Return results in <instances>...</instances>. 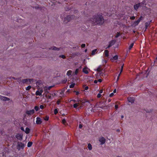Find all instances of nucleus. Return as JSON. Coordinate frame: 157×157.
<instances>
[{
	"instance_id": "nucleus-40",
	"label": "nucleus",
	"mask_w": 157,
	"mask_h": 157,
	"mask_svg": "<svg viewBox=\"0 0 157 157\" xmlns=\"http://www.w3.org/2000/svg\"><path fill=\"white\" fill-rule=\"evenodd\" d=\"M59 57L60 58H62L63 59H65V58H66V57L64 55H60L59 56Z\"/></svg>"
},
{
	"instance_id": "nucleus-33",
	"label": "nucleus",
	"mask_w": 157,
	"mask_h": 157,
	"mask_svg": "<svg viewBox=\"0 0 157 157\" xmlns=\"http://www.w3.org/2000/svg\"><path fill=\"white\" fill-rule=\"evenodd\" d=\"M150 23H148V22H147L145 23V29H147V27L149 25Z\"/></svg>"
},
{
	"instance_id": "nucleus-7",
	"label": "nucleus",
	"mask_w": 157,
	"mask_h": 157,
	"mask_svg": "<svg viewBox=\"0 0 157 157\" xmlns=\"http://www.w3.org/2000/svg\"><path fill=\"white\" fill-rule=\"evenodd\" d=\"M42 121L41 119L39 117H37L36 118V123L37 124H41Z\"/></svg>"
},
{
	"instance_id": "nucleus-39",
	"label": "nucleus",
	"mask_w": 157,
	"mask_h": 157,
	"mask_svg": "<svg viewBox=\"0 0 157 157\" xmlns=\"http://www.w3.org/2000/svg\"><path fill=\"white\" fill-rule=\"evenodd\" d=\"M124 64H123L121 66V73H122V71H123V67H124Z\"/></svg>"
},
{
	"instance_id": "nucleus-12",
	"label": "nucleus",
	"mask_w": 157,
	"mask_h": 157,
	"mask_svg": "<svg viewBox=\"0 0 157 157\" xmlns=\"http://www.w3.org/2000/svg\"><path fill=\"white\" fill-rule=\"evenodd\" d=\"M140 5L141 3H138L134 5V8L135 10H137L138 9L139 7L140 6Z\"/></svg>"
},
{
	"instance_id": "nucleus-18",
	"label": "nucleus",
	"mask_w": 157,
	"mask_h": 157,
	"mask_svg": "<svg viewBox=\"0 0 157 157\" xmlns=\"http://www.w3.org/2000/svg\"><path fill=\"white\" fill-rule=\"evenodd\" d=\"M72 73V71L71 70H69L68 71L67 73V75L68 76L71 75Z\"/></svg>"
},
{
	"instance_id": "nucleus-13",
	"label": "nucleus",
	"mask_w": 157,
	"mask_h": 157,
	"mask_svg": "<svg viewBox=\"0 0 157 157\" xmlns=\"http://www.w3.org/2000/svg\"><path fill=\"white\" fill-rule=\"evenodd\" d=\"M95 70L98 72H101L102 70V69H101V66H99L97 68L96 70Z\"/></svg>"
},
{
	"instance_id": "nucleus-3",
	"label": "nucleus",
	"mask_w": 157,
	"mask_h": 157,
	"mask_svg": "<svg viewBox=\"0 0 157 157\" xmlns=\"http://www.w3.org/2000/svg\"><path fill=\"white\" fill-rule=\"evenodd\" d=\"M33 79L29 78H26L23 79L22 80V82L23 83H27L29 82L30 83L33 81Z\"/></svg>"
},
{
	"instance_id": "nucleus-4",
	"label": "nucleus",
	"mask_w": 157,
	"mask_h": 157,
	"mask_svg": "<svg viewBox=\"0 0 157 157\" xmlns=\"http://www.w3.org/2000/svg\"><path fill=\"white\" fill-rule=\"evenodd\" d=\"M35 111L34 109H33L29 110H27L26 112V113L29 115H32L34 114Z\"/></svg>"
},
{
	"instance_id": "nucleus-11",
	"label": "nucleus",
	"mask_w": 157,
	"mask_h": 157,
	"mask_svg": "<svg viewBox=\"0 0 157 157\" xmlns=\"http://www.w3.org/2000/svg\"><path fill=\"white\" fill-rule=\"evenodd\" d=\"M73 16L69 15L65 18V20L67 21V22L71 20V18H72Z\"/></svg>"
},
{
	"instance_id": "nucleus-52",
	"label": "nucleus",
	"mask_w": 157,
	"mask_h": 157,
	"mask_svg": "<svg viewBox=\"0 0 157 157\" xmlns=\"http://www.w3.org/2000/svg\"><path fill=\"white\" fill-rule=\"evenodd\" d=\"M88 88H89L88 87V86H86V87H85V90H88Z\"/></svg>"
},
{
	"instance_id": "nucleus-58",
	"label": "nucleus",
	"mask_w": 157,
	"mask_h": 157,
	"mask_svg": "<svg viewBox=\"0 0 157 157\" xmlns=\"http://www.w3.org/2000/svg\"><path fill=\"white\" fill-rule=\"evenodd\" d=\"M98 82V81H97V80H95L94 81V83H95V84H96V83H97Z\"/></svg>"
},
{
	"instance_id": "nucleus-36",
	"label": "nucleus",
	"mask_w": 157,
	"mask_h": 157,
	"mask_svg": "<svg viewBox=\"0 0 157 157\" xmlns=\"http://www.w3.org/2000/svg\"><path fill=\"white\" fill-rule=\"evenodd\" d=\"M74 92L75 93L76 95H78L79 94V92L78 91L75 90L74 91Z\"/></svg>"
},
{
	"instance_id": "nucleus-19",
	"label": "nucleus",
	"mask_w": 157,
	"mask_h": 157,
	"mask_svg": "<svg viewBox=\"0 0 157 157\" xmlns=\"http://www.w3.org/2000/svg\"><path fill=\"white\" fill-rule=\"evenodd\" d=\"M109 51L108 50H106L105 51V54L106 56L108 57L109 56Z\"/></svg>"
},
{
	"instance_id": "nucleus-9",
	"label": "nucleus",
	"mask_w": 157,
	"mask_h": 157,
	"mask_svg": "<svg viewBox=\"0 0 157 157\" xmlns=\"http://www.w3.org/2000/svg\"><path fill=\"white\" fill-rule=\"evenodd\" d=\"M43 92L42 90H40V91L37 90L36 92V95L40 96L42 95Z\"/></svg>"
},
{
	"instance_id": "nucleus-10",
	"label": "nucleus",
	"mask_w": 157,
	"mask_h": 157,
	"mask_svg": "<svg viewBox=\"0 0 157 157\" xmlns=\"http://www.w3.org/2000/svg\"><path fill=\"white\" fill-rule=\"evenodd\" d=\"M128 101L131 103H133L134 101V98L133 97H128Z\"/></svg>"
},
{
	"instance_id": "nucleus-8",
	"label": "nucleus",
	"mask_w": 157,
	"mask_h": 157,
	"mask_svg": "<svg viewBox=\"0 0 157 157\" xmlns=\"http://www.w3.org/2000/svg\"><path fill=\"white\" fill-rule=\"evenodd\" d=\"M0 99L2 100L5 101H9L10 100L9 98L6 97H3V96H2L0 95Z\"/></svg>"
},
{
	"instance_id": "nucleus-23",
	"label": "nucleus",
	"mask_w": 157,
	"mask_h": 157,
	"mask_svg": "<svg viewBox=\"0 0 157 157\" xmlns=\"http://www.w3.org/2000/svg\"><path fill=\"white\" fill-rule=\"evenodd\" d=\"M46 97L48 98V99H52L53 98L52 97V96L50 94L49 95H46Z\"/></svg>"
},
{
	"instance_id": "nucleus-48",
	"label": "nucleus",
	"mask_w": 157,
	"mask_h": 157,
	"mask_svg": "<svg viewBox=\"0 0 157 157\" xmlns=\"http://www.w3.org/2000/svg\"><path fill=\"white\" fill-rule=\"evenodd\" d=\"M115 109H118V105H115Z\"/></svg>"
},
{
	"instance_id": "nucleus-53",
	"label": "nucleus",
	"mask_w": 157,
	"mask_h": 157,
	"mask_svg": "<svg viewBox=\"0 0 157 157\" xmlns=\"http://www.w3.org/2000/svg\"><path fill=\"white\" fill-rule=\"evenodd\" d=\"M52 87V86H49L48 87V90H50Z\"/></svg>"
},
{
	"instance_id": "nucleus-5",
	"label": "nucleus",
	"mask_w": 157,
	"mask_h": 157,
	"mask_svg": "<svg viewBox=\"0 0 157 157\" xmlns=\"http://www.w3.org/2000/svg\"><path fill=\"white\" fill-rule=\"evenodd\" d=\"M17 139L21 141L22 140L23 135L19 134H17L15 136Z\"/></svg>"
},
{
	"instance_id": "nucleus-60",
	"label": "nucleus",
	"mask_w": 157,
	"mask_h": 157,
	"mask_svg": "<svg viewBox=\"0 0 157 157\" xmlns=\"http://www.w3.org/2000/svg\"><path fill=\"white\" fill-rule=\"evenodd\" d=\"M82 68V66H80L77 69H79V71Z\"/></svg>"
},
{
	"instance_id": "nucleus-47",
	"label": "nucleus",
	"mask_w": 157,
	"mask_h": 157,
	"mask_svg": "<svg viewBox=\"0 0 157 157\" xmlns=\"http://www.w3.org/2000/svg\"><path fill=\"white\" fill-rule=\"evenodd\" d=\"M135 17L134 16H132L130 17V19L131 20H134L135 19Z\"/></svg>"
},
{
	"instance_id": "nucleus-34",
	"label": "nucleus",
	"mask_w": 157,
	"mask_h": 157,
	"mask_svg": "<svg viewBox=\"0 0 157 157\" xmlns=\"http://www.w3.org/2000/svg\"><path fill=\"white\" fill-rule=\"evenodd\" d=\"M78 106V103H75L73 105V107L75 108H76Z\"/></svg>"
},
{
	"instance_id": "nucleus-38",
	"label": "nucleus",
	"mask_w": 157,
	"mask_h": 157,
	"mask_svg": "<svg viewBox=\"0 0 157 157\" xmlns=\"http://www.w3.org/2000/svg\"><path fill=\"white\" fill-rule=\"evenodd\" d=\"M121 35V34L119 32H117V35H116V36H115V37L116 38H117L119 36H120Z\"/></svg>"
},
{
	"instance_id": "nucleus-32",
	"label": "nucleus",
	"mask_w": 157,
	"mask_h": 157,
	"mask_svg": "<svg viewBox=\"0 0 157 157\" xmlns=\"http://www.w3.org/2000/svg\"><path fill=\"white\" fill-rule=\"evenodd\" d=\"M31 88V86H29L26 88V90H29Z\"/></svg>"
},
{
	"instance_id": "nucleus-20",
	"label": "nucleus",
	"mask_w": 157,
	"mask_h": 157,
	"mask_svg": "<svg viewBox=\"0 0 157 157\" xmlns=\"http://www.w3.org/2000/svg\"><path fill=\"white\" fill-rule=\"evenodd\" d=\"M51 49H52V50H57L58 51L59 50V48H57L55 46H54L52 47L51 48Z\"/></svg>"
},
{
	"instance_id": "nucleus-29",
	"label": "nucleus",
	"mask_w": 157,
	"mask_h": 157,
	"mask_svg": "<svg viewBox=\"0 0 157 157\" xmlns=\"http://www.w3.org/2000/svg\"><path fill=\"white\" fill-rule=\"evenodd\" d=\"M34 109L36 111H37L39 110V108L38 106H36L34 107Z\"/></svg>"
},
{
	"instance_id": "nucleus-59",
	"label": "nucleus",
	"mask_w": 157,
	"mask_h": 157,
	"mask_svg": "<svg viewBox=\"0 0 157 157\" xmlns=\"http://www.w3.org/2000/svg\"><path fill=\"white\" fill-rule=\"evenodd\" d=\"M82 68V66H80L77 69H79V71Z\"/></svg>"
},
{
	"instance_id": "nucleus-41",
	"label": "nucleus",
	"mask_w": 157,
	"mask_h": 157,
	"mask_svg": "<svg viewBox=\"0 0 157 157\" xmlns=\"http://www.w3.org/2000/svg\"><path fill=\"white\" fill-rule=\"evenodd\" d=\"M40 108L41 109H43L44 108V106L43 105H40Z\"/></svg>"
},
{
	"instance_id": "nucleus-27",
	"label": "nucleus",
	"mask_w": 157,
	"mask_h": 157,
	"mask_svg": "<svg viewBox=\"0 0 157 157\" xmlns=\"http://www.w3.org/2000/svg\"><path fill=\"white\" fill-rule=\"evenodd\" d=\"M49 119V117L48 116H46L44 118V120L46 121H48V120Z\"/></svg>"
},
{
	"instance_id": "nucleus-30",
	"label": "nucleus",
	"mask_w": 157,
	"mask_h": 157,
	"mask_svg": "<svg viewBox=\"0 0 157 157\" xmlns=\"http://www.w3.org/2000/svg\"><path fill=\"white\" fill-rule=\"evenodd\" d=\"M75 85V83H72L70 85V86H69L70 88H73L74 87Z\"/></svg>"
},
{
	"instance_id": "nucleus-63",
	"label": "nucleus",
	"mask_w": 157,
	"mask_h": 157,
	"mask_svg": "<svg viewBox=\"0 0 157 157\" xmlns=\"http://www.w3.org/2000/svg\"><path fill=\"white\" fill-rule=\"evenodd\" d=\"M111 46L109 44V45L107 48H109Z\"/></svg>"
},
{
	"instance_id": "nucleus-42",
	"label": "nucleus",
	"mask_w": 157,
	"mask_h": 157,
	"mask_svg": "<svg viewBox=\"0 0 157 157\" xmlns=\"http://www.w3.org/2000/svg\"><path fill=\"white\" fill-rule=\"evenodd\" d=\"M60 102L61 101L59 100H58L56 101V103L57 105H59Z\"/></svg>"
},
{
	"instance_id": "nucleus-46",
	"label": "nucleus",
	"mask_w": 157,
	"mask_h": 157,
	"mask_svg": "<svg viewBox=\"0 0 157 157\" xmlns=\"http://www.w3.org/2000/svg\"><path fill=\"white\" fill-rule=\"evenodd\" d=\"M113 95V93H112L109 94V96L110 97H111Z\"/></svg>"
},
{
	"instance_id": "nucleus-14",
	"label": "nucleus",
	"mask_w": 157,
	"mask_h": 157,
	"mask_svg": "<svg viewBox=\"0 0 157 157\" xmlns=\"http://www.w3.org/2000/svg\"><path fill=\"white\" fill-rule=\"evenodd\" d=\"M116 42V41L115 40H112L109 42V44L111 46H112V45H114L115 44Z\"/></svg>"
},
{
	"instance_id": "nucleus-64",
	"label": "nucleus",
	"mask_w": 157,
	"mask_h": 157,
	"mask_svg": "<svg viewBox=\"0 0 157 157\" xmlns=\"http://www.w3.org/2000/svg\"><path fill=\"white\" fill-rule=\"evenodd\" d=\"M85 102L89 103L90 101L89 100H86V101H85Z\"/></svg>"
},
{
	"instance_id": "nucleus-2",
	"label": "nucleus",
	"mask_w": 157,
	"mask_h": 157,
	"mask_svg": "<svg viewBox=\"0 0 157 157\" xmlns=\"http://www.w3.org/2000/svg\"><path fill=\"white\" fill-rule=\"evenodd\" d=\"M25 145L23 143L19 142H17V148L18 150H20L21 149H23Z\"/></svg>"
},
{
	"instance_id": "nucleus-24",
	"label": "nucleus",
	"mask_w": 157,
	"mask_h": 157,
	"mask_svg": "<svg viewBox=\"0 0 157 157\" xmlns=\"http://www.w3.org/2000/svg\"><path fill=\"white\" fill-rule=\"evenodd\" d=\"M97 51V49H95L94 50H93L92 51V53H91V55H94L95 53V52Z\"/></svg>"
},
{
	"instance_id": "nucleus-43",
	"label": "nucleus",
	"mask_w": 157,
	"mask_h": 157,
	"mask_svg": "<svg viewBox=\"0 0 157 157\" xmlns=\"http://www.w3.org/2000/svg\"><path fill=\"white\" fill-rule=\"evenodd\" d=\"M118 56L117 55H115L113 57V59H118Z\"/></svg>"
},
{
	"instance_id": "nucleus-49",
	"label": "nucleus",
	"mask_w": 157,
	"mask_h": 157,
	"mask_svg": "<svg viewBox=\"0 0 157 157\" xmlns=\"http://www.w3.org/2000/svg\"><path fill=\"white\" fill-rule=\"evenodd\" d=\"M86 45L85 44H82L81 45V47L82 48H84L85 47Z\"/></svg>"
},
{
	"instance_id": "nucleus-35",
	"label": "nucleus",
	"mask_w": 157,
	"mask_h": 157,
	"mask_svg": "<svg viewBox=\"0 0 157 157\" xmlns=\"http://www.w3.org/2000/svg\"><path fill=\"white\" fill-rule=\"evenodd\" d=\"M79 69H76L75 71V74L77 75L79 71Z\"/></svg>"
},
{
	"instance_id": "nucleus-22",
	"label": "nucleus",
	"mask_w": 157,
	"mask_h": 157,
	"mask_svg": "<svg viewBox=\"0 0 157 157\" xmlns=\"http://www.w3.org/2000/svg\"><path fill=\"white\" fill-rule=\"evenodd\" d=\"M107 59H103L102 61V63H103V65H104L106 63H107Z\"/></svg>"
},
{
	"instance_id": "nucleus-6",
	"label": "nucleus",
	"mask_w": 157,
	"mask_h": 157,
	"mask_svg": "<svg viewBox=\"0 0 157 157\" xmlns=\"http://www.w3.org/2000/svg\"><path fill=\"white\" fill-rule=\"evenodd\" d=\"M99 141L101 142V144L102 145L104 144L105 142V139L103 137L99 138Z\"/></svg>"
},
{
	"instance_id": "nucleus-50",
	"label": "nucleus",
	"mask_w": 157,
	"mask_h": 157,
	"mask_svg": "<svg viewBox=\"0 0 157 157\" xmlns=\"http://www.w3.org/2000/svg\"><path fill=\"white\" fill-rule=\"evenodd\" d=\"M21 129L22 131H25L24 128H23V127H21Z\"/></svg>"
},
{
	"instance_id": "nucleus-61",
	"label": "nucleus",
	"mask_w": 157,
	"mask_h": 157,
	"mask_svg": "<svg viewBox=\"0 0 157 157\" xmlns=\"http://www.w3.org/2000/svg\"><path fill=\"white\" fill-rule=\"evenodd\" d=\"M116 92V89H115L114 90H113V93H115Z\"/></svg>"
},
{
	"instance_id": "nucleus-28",
	"label": "nucleus",
	"mask_w": 157,
	"mask_h": 157,
	"mask_svg": "<svg viewBox=\"0 0 157 157\" xmlns=\"http://www.w3.org/2000/svg\"><path fill=\"white\" fill-rule=\"evenodd\" d=\"M88 147L89 150H91L92 149V146L90 144H88Z\"/></svg>"
},
{
	"instance_id": "nucleus-1",
	"label": "nucleus",
	"mask_w": 157,
	"mask_h": 157,
	"mask_svg": "<svg viewBox=\"0 0 157 157\" xmlns=\"http://www.w3.org/2000/svg\"><path fill=\"white\" fill-rule=\"evenodd\" d=\"M90 21L94 25H102L104 22L103 16L100 14L94 15L90 19Z\"/></svg>"
},
{
	"instance_id": "nucleus-55",
	"label": "nucleus",
	"mask_w": 157,
	"mask_h": 157,
	"mask_svg": "<svg viewBox=\"0 0 157 157\" xmlns=\"http://www.w3.org/2000/svg\"><path fill=\"white\" fill-rule=\"evenodd\" d=\"M102 92H103V90H99V93L101 94V93H102Z\"/></svg>"
},
{
	"instance_id": "nucleus-25",
	"label": "nucleus",
	"mask_w": 157,
	"mask_h": 157,
	"mask_svg": "<svg viewBox=\"0 0 157 157\" xmlns=\"http://www.w3.org/2000/svg\"><path fill=\"white\" fill-rule=\"evenodd\" d=\"M140 22V21H139L138 20L135 21L134 22V24H135V25L136 26L137 25L139 24Z\"/></svg>"
},
{
	"instance_id": "nucleus-15",
	"label": "nucleus",
	"mask_w": 157,
	"mask_h": 157,
	"mask_svg": "<svg viewBox=\"0 0 157 157\" xmlns=\"http://www.w3.org/2000/svg\"><path fill=\"white\" fill-rule=\"evenodd\" d=\"M30 130L29 128L28 127L26 128L25 129V132L26 133L28 134H29L30 132Z\"/></svg>"
},
{
	"instance_id": "nucleus-21",
	"label": "nucleus",
	"mask_w": 157,
	"mask_h": 157,
	"mask_svg": "<svg viewBox=\"0 0 157 157\" xmlns=\"http://www.w3.org/2000/svg\"><path fill=\"white\" fill-rule=\"evenodd\" d=\"M32 144H33V143L31 142H28V144H27L28 147H31L32 146Z\"/></svg>"
},
{
	"instance_id": "nucleus-51",
	"label": "nucleus",
	"mask_w": 157,
	"mask_h": 157,
	"mask_svg": "<svg viewBox=\"0 0 157 157\" xmlns=\"http://www.w3.org/2000/svg\"><path fill=\"white\" fill-rule=\"evenodd\" d=\"M82 127V124H80L79 126V128H81Z\"/></svg>"
},
{
	"instance_id": "nucleus-45",
	"label": "nucleus",
	"mask_w": 157,
	"mask_h": 157,
	"mask_svg": "<svg viewBox=\"0 0 157 157\" xmlns=\"http://www.w3.org/2000/svg\"><path fill=\"white\" fill-rule=\"evenodd\" d=\"M143 17L142 16H141L139 18V19H138L140 21L141 20L143 19Z\"/></svg>"
},
{
	"instance_id": "nucleus-54",
	"label": "nucleus",
	"mask_w": 157,
	"mask_h": 157,
	"mask_svg": "<svg viewBox=\"0 0 157 157\" xmlns=\"http://www.w3.org/2000/svg\"><path fill=\"white\" fill-rule=\"evenodd\" d=\"M60 94L61 95L63 96V91H61L60 92Z\"/></svg>"
},
{
	"instance_id": "nucleus-31",
	"label": "nucleus",
	"mask_w": 157,
	"mask_h": 157,
	"mask_svg": "<svg viewBox=\"0 0 157 157\" xmlns=\"http://www.w3.org/2000/svg\"><path fill=\"white\" fill-rule=\"evenodd\" d=\"M58 113V111L57 109H55L54 110V114L56 115V114Z\"/></svg>"
},
{
	"instance_id": "nucleus-17",
	"label": "nucleus",
	"mask_w": 157,
	"mask_h": 157,
	"mask_svg": "<svg viewBox=\"0 0 157 157\" xmlns=\"http://www.w3.org/2000/svg\"><path fill=\"white\" fill-rule=\"evenodd\" d=\"M50 94L52 96V98H53L56 95V92L55 91H53L52 93H50Z\"/></svg>"
},
{
	"instance_id": "nucleus-16",
	"label": "nucleus",
	"mask_w": 157,
	"mask_h": 157,
	"mask_svg": "<svg viewBox=\"0 0 157 157\" xmlns=\"http://www.w3.org/2000/svg\"><path fill=\"white\" fill-rule=\"evenodd\" d=\"M82 71L86 74H88L89 73L88 71L86 70V68H84L82 70Z\"/></svg>"
},
{
	"instance_id": "nucleus-37",
	"label": "nucleus",
	"mask_w": 157,
	"mask_h": 157,
	"mask_svg": "<svg viewBox=\"0 0 157 157\" xmlns=\"http://www.w3.org/2000/svg\"><path fill=\"white\" fill-rule=\"evenodd\" d=\"M133 44H134L133 43H132L129 46V50H130L132 48V47L133 45Z\"/></svg>"
},
{
	"instance_id": "nucleus-56",
	"label": "nucleus",
	"mask_w": 157,
	"mask_h": 157,
	"mask_svg": "<svg viewBox=\"0 0 157 157\" xmlns=\"http://www.w3.org/2000/svg\"><path fill=\"white\" fill-rule=\"evenodd\" d=\"M102 80L101 79H99L98 81L99 82H102Z\"/></svg>"
},
{
	"instance_id": "nucleus-44",
	"label": "nucleus",
	"mask_w": 157,
	"mask_h": 157,
	"mask_svg": "<svg viewBox=\"0 0 157 157\" xmlns=\"http://www.w3.org/2000/svg\"><path fill=\"white\" fill-rule=\"evenodd\" d=\"M101 94L100 93H98V95H97V97L98 98H100L101 97Z\"/></svg>"
},
{
	"instance_id": "nucleus-26",
	"label": "nucleus",
	"mask_w": 157,
	"mask_h": 157,
	"mask_svg": "<svg viewBox=\"0 0 157 157\" xmlns=\"http://www.w3.org/2000/svg\"><path fill=\"white\" fill-rule=\"evenodd\" d=\"M62 123L65 125H66V124L67 123L66 122V120L64 118L62 120Z\"/></svg>"
},
{
	"instance_id": "nucleus-62",
	"label": "nucleus",
	"mask_w": 157,
	"mask_h": 157,
	"mask_svg": "<svg viewBox=\"0 0 157 157\" xmlns=\"http://www.w3.org/2000/svg\"><path fill=\"white\" fill-rule=\"evenodd\" d=\"M111 99H109L108 100V101L109 102H110L111 101Z\"/></svg>"
},
{
	"instance_id": "nucleus-57",
	"label": "nucleus",
	"mask_w": 157,
	"mask_h": 157,
	"mask_svg": "<svg viewBox=\"0 0 157 157\" xmlns=\"http://www.w3.org/2000/svg\"><path fill=\"white\" fill-rule=\"evenodd\" d=\"M146 112L147 113H150V112H151V110H150V111H148V110H147H147H146Z\"/></svg>"
}]
</instances>
